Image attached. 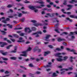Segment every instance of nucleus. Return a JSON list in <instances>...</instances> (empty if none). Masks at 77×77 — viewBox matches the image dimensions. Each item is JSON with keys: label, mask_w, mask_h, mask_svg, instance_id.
<instances>
[{"label": "nucleus", "mask_w": 77, "mask_h": 77, "mask_svg": "<svg viewBox=\"0 0 77 77\" xmlns=\"http://www.w3.org/2000/svg\"><path fill=\"white\" fill-rule=\"evenodd\" d=\"M69 17L71 18H75V16L73 15H70Z\"/></svg>", "instance_id": "46"}, {"label": "nucleus", "mask_w": 77, "mask_h": 77, "mask_svg": "<svg viewBox=\"0 0 77 77\" xmlns=\"http://www.w3.org/2000/svg\"><path fill=\"white\" fill-rule=\"evenodd\" d=\"M51 36V35H46L45 37V40L47 41H49L48 40V39L50 38V37Z\"/></svg>", "instance_id": "6"}, {"label": "nucleus", "mask_w": 77, "mask_h": 77, "mask_svg": "<svg viewBox=\"0 0 77 77\" xmlns=\"http://www.w3.org/2000/svg\"><path fill=\"white\" fill-rule=\"evenodd\" d=\"M10 53H17V51L14 50L12 51H10Z\"/></svg>", "instance_id": "29"}, {"label": "nucleus", "mask_w": 77, "mask_h": 77, "mask_svg": "<svg viewBox=\"0 0 77 77\" xmlns=\"http://www.w3.org/2000/svg\"><path fill=\"white\" fill-rule=\"evenodd\" d=\"M28 29V30H30V28H26L25 29V32H26L27 31V29Z\"/></svg>", "instance_id": "34"}, {"label": "nucleus", "mask_w": 77, "mask_h": 77, "mask_svg": "<svg viewBox=\"0 0 77 77\" xmlns=\"http://www.w3.org/2000/svg\"><path fill=\"white\" fill-rule=\"evenodd\" d=\"M0 32H2V35H6V34L7 33V32L3 30H1V29H0Z\"/></svg>", "instance_id": "9"}, {"label": "nucleus", "mask_w": 77, "mask_h": 77, "mask_svg": "<svg viewBox=\"0 0 77 77\" xmlns=\"http://www.w3.org/2000/svg\"><path fill=\"white\" fill-rule=\"evenodd\" d=\"M54 23H56V22H57V23H59V20H54Z\"/></svg>", "instance_id": "51"}, {"label": "nucleus", "mask_w": 77, "mask_h": 77, "mask_svg": "<svg viewBox=\"0 0 77 77\" xmlns=\"http://www.w3.org/2000/svg\"><path fill=\"white\" fill-rule=\"evenodd\" d=\"M63 58H64V59H63L64 60H66V59H68V56H66L64 57Z\"/></svg>", "instance_id": "30"}, {"label": "nucleus", "mask_w": 77, "mask_h": 77, "mask_svg": "<svg viewBox=\"0 0 77 77\" xmlns=\"http://www.w3.org/2000/svg\"><path fill=\"white\" fill-rule=\"evenodd\" d=\"M6 26H8L9 28H10V29H12V27H13L12 25H10V24H7Z\"/></svg>", "instance_id": "22"}, {"label": "nucleus", "mask_w": 77, "mask_h": 77, "mask_svg": "<svg viewBox=\"0 0 77 77\" xmlns=\"http://www.w3.org/2000/svg\"><path fill=\"white\" fill-rule=\"evenodd\" d=\"M3 59L4 60H8V59L6 58H3Z\"/></svg>", "instance_id": "52"}, {"label": "nucleus", "mask_w": 77, "mask_h": 77, "mask_svg": "<svg viewBox=\"0 0 77 77\" xmlns=\"http://www.w3.org/2000/svg\"><path fill=\"white\" fill-rule=\"evenodd\" d=\"M44 67L46 68H50L51 67V66L50 65H47L46 66H44Z\"/></svg>", "instance_id": "27"}, {"label": "nucleus", "mask_w": 77, "mask_h": 77, "mask_svg": "<svg viewBox=\"0 0 77 77\" xmlns=\"http://www.w3.org/2000/svg\"><path fill=\"white\" fill-rule=\"evenodd\" d=\"M33 25L34 26H36V27L39 26H43V24L42 23H34Z\"/></svg>", "instance_id": "10"}, {"label": "nucleus", "mask_w": 77, "mask_h": 77, "mask_svg": "<svg viewBox=\"0 0 77 77\" xmlns=\"http://www.w3.org/2000/svg\"><path fill=\"white\" fill-rule=\"evenodd\" d=\"M66 14L68 15H70V14H71V12H66Z\"/></svg>", "instance_id": "45"}, {"label": "nucleus", "mask_w": 77, "mask_h": 77, "mask_svg": "<svg viewBox=\"0 0 77 77\" xmlns=\"http://www.w3.org/2000/svg\"><path fill=\"white\" fill-rule=\"evenodd\" d=\"M12 60H16L17 58L15 57H11L10 58Z\"/></svg>", "instance_id": "31"}, {"label": "nucleus", "mask_w": 77, "mask_h": 77, "mask_svg": "<svg viewBox=\"0 0 77 77\" xmlns=\"http://www.w3.org/2000/svg\"><path fill=\"white\" fill-rule=\"evenodd\" d=\"M32 30L33 31H35V30H36V28H35V27H32Z\"/></svg>", "instance_id": "28"}, {"label": "nucleus", "mask_w": 77, "mask_h": 77, "mask_svg": "<svg viewBox=\"0 0 77 77\" xmlns=\"http://www.w3.org/2000/svg\"><path fill=\"white\" fill-rule=\"evenodd\" d=\"M67 2H68L67 0H64V3H63V5H67Z\"/></svg>", "instance_id": "18"}, {"label": "nucleus", "mask_w": 77, "mask_h": 77, "mask_svg": "<svg viewBox=\"0 0 77 77\" xmlns=\"http://www.w3.org/2000/svg\"><path fill=\"white\" fill-rule=\"evenodd\" d=\"M63 70H65V71H68L69 70V69H60V71H63Z\"/></svg>", "instance_id": "32"}, {"label": "nucleus", "mask_w": 77, "mask_h": 77, "mask_svg": "<svg viewBox=\"0 0 77 77\" xmlns=\"http://www.w3.org/2000/svg\"><path fill=\"white\" fill-rule=\"evenodd\" d=\"M61 54H62L61 53H58L55 54V56H57V57L59 58H62V56L60 55H61Z\"/></svg>", "instance_id": "2"}, {"label": "nucleus", "mask_w": 77, "mask_h": 77, "mask_svg": "<svg viewBox=\"0 0 77 77\" xmlns=\"http://www.w3.org/2000/svg\"><path fill=\"white\" fill-rule=\"evenodd\" d=\"M18 71L19 72H20V73H22V72H23V70L21 69H19Z\"/></svg>", "instance_id": "39"}, {"label": "nucleus", "mask_w": 77, "mask_h": 77, "mask_svg": "<svg viewBox=\"0 0 77 77\" xmlns=\"http://www.w3.org/2000/svg\"><path fill=\"white\" fill-rule=\"evenodd\" d=\"M20 67L21 68H23V69H25V70H26V69H26V68H25V67H24V66H20Z\"/></svg>", "instance_id": "26"}, {"label": "nucleus", "mask_w": 77, "mask_h": 77, "mask_svg": "<svg viewBox=\"0 0 77 77\" xmlns=\"http://www.w3.org/2000/svg\"><path fill=\"white\" fill-rule=\"evenodd\" d=\"M65 39L64 38H58L57 39V41L58 42H61V41H65Z\"/></svg>", "instance_id": "15"}, {"label": "nucleus", "mask_w": 77, "mask_h": 77, "mask_svg": "<svg viewBox=\"0 0 77 77\" xmlns=\"http://www.w3.org/2000/svg\"><path fill=\"white\" fill-rule=\"evenodd\" d=\"M4 41H7V42H8V43H10V44L11 43V41H10L9 40H8V38H4Z\"/></svg>", "instance_id": "13"}, {"label": "nucleus", "mask_w": 77, "mask_h": 77, "mask_svg": "<svg viewBox=\"0 0 77 77\" xmlns=\"http://www.w3.org/2000/svg\"><path fill=\"white\" fill-rule=\"evenodd\" d=\"M29 66H30V67H33V64L32 63H30L29 64Z\"/></svg>", "instance_id": "41"}, {"label": "nucleus", "mask_w": 77, "mask_h": 77, "mask_svg": "<svg viewBox=\"0 0 77 77\" xmlns=\"http://www.w3.org/2000/svg\"><path fill=\"white\" fill-rule=\"evenodd\" d=\"M66 50H67V51H70V52H75V51L74 49L71 50L70 49L68 48H66Z\"/></svg>", "instance_id": "4"}, {"label": "nucleus", "mask_w": 77, "mask_h": 77, "mask_svg": "<svg viewBox=\"0 0 77 77\" xmlns=\"http://www.w3.org/2000/svg\"><path fill=\"white\" fill-rule=\"evenodd\" d=\"M20 20H21L22 22H24V21L25 20V18H23L22 19H20Z\"/></svg>", "instance_id": "40"}, {"label": "nucleus", "mask_w": 77, "mask_h": 77, "mask_svg": "<svg viewBox=\"0 0 77 77\" xmlns=\"http://www.w3.org/2000/svg\"><path fill=\"white\" fill-rule=\"evenodd\" d=\"M48 47L50 48H53V46H52V45H48Z\"/></svg>", "instance_id": "38"}, {"label": "nucleus", "mask_w": 77, "mask_h": 77, "mask_svg": "<svg viewBox=\"0 0 77 77\" xmlns=\"http://www.w3.org/2000/svg\"><path fill=\"white\" fill-rule=\"evenodd\" d=\"M34 51H37V50L38 51V52H41V49H39V48L38 47H36L33 49Z\"/></svg>", "instance_id": "3"}, {"label": "nucleus", "mask_w": 77, "mask_h": 77, "mask_svg": "<svg viewBox=\"0 0 77 77\" xmlns=\"http://www.w3.org/2000/svg\"><path fill=\"white\" fill-rule=\"evenodd\" d=\"M75 32H70V33L69 35V36H71V35H74Z\"/></svg>", "instance_id": "24"}, {"label": "nucleus", "mask_w": 77, "mask_h": 77, "mask_svg": "<svg viewBox=\"0 0 77 77\" xmlns=\"http://www.w3.org/2000/svg\"><path fill=\"white\" fill-rule=\"evenodd\" d=\"M56 50H57V51H60V50H61L59 48H57L56 49Z\"/></svg>", "instance_id": "62"}, {"label": "nucleus", "mask_w": 77, "mask_h": 77, "mask_svg": "<svg viewBox=\"0 0 77 77\" xmlns=\"http://www.w3.org/2000/svg\"><path fill=\"white\" fill-rule=\"evenodd\" d=\"M14 50H15V51L17 50V46H15L14 47Z\"/></svg>", "instance_id": "57"}, {"label": "nucleus", "mask_w": 77, "mask_h": 77, "mask_svg": "<svg viewBox=\"0 0 77 77\" xmlns=\"http://www.w3.org/2000/svg\"><path fill=\"white\" fill-rule=\"evenodd\" d=\"M0 52L2 54H3L4 53V51L3 50H1L0 51Z\"/></svg>", "instance_id": "54"}, {"label": "nucleus", "mask_w": 77, "mask_h": 77, "mask_svg": "<svg viewBox=\"0 0 77 77\" xmlns=\"http://www.w3.org/2000/svg\"><path fill=\"white\" fill-rule=\"evenodd\" d=\"M38 3H40V4H41L42 5V4H44V2H38Z\"/></svg>", "instance_id": "48"}, {"label": "nucleus", "mask_w": 77, "mask_h": 77, "mask_svg": "<svg viewBox=\"0 0 77 77\" xmlns=\"http://www.w3.org/2000/svg\"><path fill=\"white\" fill-rule=\"evenodd\" d=\"M29 9L32 10H35V9H36V7L35 6H33L32 5H30L29 6Z\"/></svg>", "instance_id": "5"}, {"label": "nucleus", "mask_w": 77, "mask_h": 77, "mask_svg": "<svg viewBox=\"0 0 77 77\" xmlns=\"http://www.w3.org/2000/svg\"><path fill=\"white\" fill-rule=\"evenodd\" d=\"M12 7V5L10 4L8 5V6H7V7L8 8H11Z\"/></svg>", "instance_id": "47"}, {"label": "nucleus", "mask_w": 77, "mask_h": 77, "mask_svg": "<svg viewBox=\"0 0 77 77\" xmlns=\"http://www.w3.org/2000/svg\"><path fill=\"white\" fill-rule=\"evenodd\" d=\"M22 53L23 54H21L20 56H24L25 57H27V51H23Z\"/></svg>", "instance_id": "1"}, {"label": "nucleus", "mask_w": 77, "mask_h": 77, "mask_svg": "<svg viewBox=\"0 0 77 77\" xmlns=\"http://www.w3.org/2000/svg\"><path fill=\"white\" fill-rule=\"evenodd\" d=\"M35 8H38L39 9H41L42 8V7H41V6H38L35 7Z\"/></svg>", "instance_id": "49"}, {"label": "nucleus", "mask_w": 77, "mask_h": 77, "mask_svg": "<svg viewBox=\"0 0 77 77\" xmlns=\"http://www.w3.org/2000/svg\"><path fill=\"white\" fill-rule=\"evenodd\" d=\"M6 20V21H8L10 20V19H9V18H6V20Z\"/></svg>", "instance_id": "59"}, {"label": "nucleus", "mask_w": 77, "mask_h": 77, "mask_svg": "<svg viewBox=\"0 0 77 77\" xmlns=\"http://www.w3.org/2000/svg\"><path fill=\"white\" fill-rule=\"evenodd\" d=\"M42 33V32L41 31H37L36 32L33 33L32 35H34L35 34H40V35H41Z\"/></svg>", "instance_id": "11"}, {"label": "nucleus", "mask_w": 77, "mask_h": 77, "mask_svg": "<svg viewBox=\"0 0 77 77\" xmlns=\"http://www.w3.org/2000/svg\"><path fill=\"white\" fill-rule=\"evenodd\" d=\"M61 11L63 13V14H66V12H64V11H65V10H64V9H62L61 10Z\"/></svg>", "instance_id": "33"}, {"label": "nucleus", "mask_w": 77, "mask_h": 77, "mask_svg": "<svg viewBox=\"0 0 77 77\" xmlns=\"http://www.w3.org/2000/svg\"><path fill=\"white\" fill-rule=\"evenodd\" d=\"M64 34H65V35H68V33L66 32H64L60 34V35L61 36H62L63 35H64Z\"/></svg>", "instance_id": "19"}, {"label": "nucleus", "mask_w": 77, "mask_h": 77, "mask_svg": "<svg viewBox=\"0 0 77 77\" xmlns=\"http://www.w3.org/2000/svg\"><path fill=\"white\" fill-rule=\"evenodd\" d=\"M41 72H40L38 71H37L36 72V73L37 74H39Z\"/></svg>", "instance_id": "63"}, {"label": "nucleus", "mask_w": 77, "mask_h": 77, "mask_svg": "<svg viewBox=\"0 0 77 77\" xmlns=\"http://www.w3.org/2000/svg\"><path fill=\"white\" fill-rule=\"evenodd\" d=\"M66 19L67 20H69V21L71 23H72V20L69 19V17H67Z\"/></svg>", "instance_id": "23"}, {"label": "nucleus", "mask_w": 77, "mask_h": 77, "mask_svg": "<svg viewBox=\"0 0 77 77\" xmlns=\"http://www.w3.org/2000/svg\"><path fill=\"white\" fill-rule=\"evenodd\" d=\"M54 13H52L51 14H50V13H47L46 14L47 15H48V16H49L50 17H54Z\"/></svg>", "instance_id": "7"}, {"label": "nucleus", "mask_w": 77, "mask_h": 77, "mask_svg": "<svg viewBox=\"0 0 77 77\" xmlns=\"http://www.w3.org/2000/svg\"><path fill=\"white\" fill-rule=\"evenodd\" d=\"M55 30L56 32H57V33H60V32L59 31L58 29H55Z\"/></svg>", "instance_id": "56"}, {"label": "nucleus", "mask_w": 77, "mask_h": 77, "mask_svg": "<svg viewBox=\"0 0 77 77\" xmlns=\"http://www.w3.org/2000/svg\"><path fill=\"white\" fill-rule=\"evenodd\" d=\"M53 77H56L57 76V75H56V73H54L52 74Z\"/></svg>", "instance_id": "37"}, {"label": "nucleus", "mask_w": 77, "mask_h": 77, "mask_svg": "<svg viewBox=\"0 0 77 77\" xmlns=\"http://www.w3.org/2000/svg\"><path fill=\"white\" fill-rule=\"evenodd\" d=\"M5 45H7V43L6 42H3L2 45H1V47H4Z\"/></svg>", "instance_id": "20"}, {"label": "nucleus", "mask_w": 77, "mask_h": 77, "mask_svg": "<svg viewBox=\"0 0 77 77\" xmlns=\"http://www.w3.org/2000/svg\"><path fill=\"white\" fill-rule=\"evenodd\" d=\"M76 59V57H70V61L71 62H73V60H72V59Z\"/></svg>", "instance_id": "12"}, {"label": "nucleus", "mask_w": 77, "mask_h": 77, "mask_svg": "<svg viewBox=\"0 0 77 77\" xmlns=\"http://www.w3.org/2000/svg\"><path fill=\"white\" fill-rule=\"evenodd\" d=\"M22 13H23V14H26L27 13V12H25L24 11H22Z\"/></svg>", "instance_id": "50"}, {"label": "nucleus", "mask_w": 77, "mask_h": 77, "mask_svg": "<svg viewBox=\"0 0 77 77\" xmlns=\"http://www.w3.org/2000/svg\"><path fill=\"white\" fill-rule=\"evenodd\" d=\"M24 35V34L23 33H21L20 35L21 36H23Z\"/></svg>", "instance_id": "61"}, {"label": "nucleus", "mask_w": 77, "mask_h": 77, "mask_svg": "<svg viewBox=\"0 0 77 77\" xmlns=\"http://www.w3.org/2000/svg\"><path fill=\"white\" fill-rule=\"evenodd\" d=\"M47 7L49 8H51V6H50V5H47Z\"/></svg>", "instance_id": "64"}, {"label": "nucleus", "mask_w": 77, "mask_h": 77, "mask_svg": "<svg viewBox=\"0 0 77 77\" xmlns=\"http://www.w3.org/2000/svg\"><path fill=\"white\" fill-rule=\"evenodd\" d=\"M56 60L58 62H62L63 61V59L61 58H57Z\"/></svg>", "instance_id": "14"}, {"label": "nucleus", "mask_w": 77, "mask_h": 77, "mask_svg": "<svg viewBox=\"0 0 77 77\" xmlns=\"http://www.w3.org/2000/svg\"><path fill=\"white\" fill-rule=\"evenodd\" d=\"M5 72V70L3 69H2L1 70L0 69V72Z\"/></svg>", "instance_id": "58"}, {"label": "nucleus", "mask_w": 77, "mask_h": 77, "mask_svg": "<svg viewBox=\"0 0 77 77\" xmlns=\"http://www.w3.org/2000/svg\"><path fill=\"white\" fill-rule=\"evenodd\" d=\"M63 44L65 46H66V45H67V43H66L65 42H63Z\"/></svg>", "instance_id": "42"}, {"label": "nucleus", "mask_w": 77, "mask_h": 77, "mask_svg": "<svg viewBox=\"0 0 77 77\" xmlns=\"http://www.w3.org/2000/svg\"><path fill=\"white\" fill-rule=\"evenodd\" d=\"M14 36H15V37H16V38H18L19 37V36L17 34H15Z\"/></svg>", "instance_id": "53"}, {"label": "nucleus", "mask_w": 77, "mask_h": 77, "mask_svg": "<svg viewBox=\"0 0 77 77\" xmlns=\"http://www.w3.org/2000/svg\"><path fill=\"white\" fill-rule=\"evenodd\" d=\"M68 7H69V8H68L66 9L67 11H69L70 10V9H71L72 8L73 6V5H67Z\"/></svg>", "instance_id": "8"}, {"label": "nucleus", "mask_w": 77, "mask_h": 77, "mask_svg": "<svg viewBox=\"0 0 77 77\" xmlns=\"http://www.w3.org/2000/svg\"><path fill=\"white\" fill-rule=\"evenodd\" d=\"M8 52H4V53L2 54L3 55H4V56H6V55H7L8 54Z\"/></svg>", "instance_id": "35"}, {"label": "nucleus", "mask_w": 77, "mask_h": 77, "mask_svg": "<svg viewBox=\"0 0 77 77\" xmlns=\"http://www.w3.org/2000/svg\"><path fill=\"white\" fill-rule=\"evenodd\" d=\"M31 50H32V48L30 47H29L28 49L26 51H27L26 52V53H27V51H31Z\"/></svg>", "instance_id": "25"}, {"label": "nucleus", "mask_w": 77, "mask_h": 77, "mask_svg": "<svg viewBox=\"0 0 77 77\" xmlns=\"http://www.w3.org/2000/svg\"><path fill=\"white\" fill-rule=\"evenodd\" d=\"M47 11L48 12H52L51 9H48Z\"/></svg>", "instance_id": "44"}, {"label": "nucleus", "mask_w": 77, "mask_h": 77, "mask_svg": "<svg viewBox=\"0 0 77 77\" xmlns=\"http://www.w3.org/2000/svg\"><path fill=\"white\" fill-rule=\"evenodd\" d=\"M2 23H5V24H6V23H7L6 22V20H3L2 21Z\"/></svg>", "instance_id": "36"}, {"label": "nucleus", "mask_w": 77, "mask_h": 77, "mask_svg": "<svg viewBox=\"0 0 77 77\" xmlns=\"http://www.w3.org/2000/svg\"><path fill=\"white\" fill-rule=\"evenodd\" d=\"M12 46H13V45H9L8 46H7L6 48L7 49V50H9V49H10V48H11V47H12Z\"/></svg>", "instance_id": "21"}, {"label": "nucleus", "mask_w": 77, "mask_h": 77, "mask_svg": "<svg viewBox=\"0 0 77 77\" xmlns=\"http://www.w3.org/2000/svg\"><path fill=\"white\" fill-rule=\"evenodd\" d=\"M22 16V14H21V13H20L19 14V15H18L19 17H21Z\"/></svg>", "instance_id": "60"}, {"label": "nucleus", "mask_w": 77, "mask_h": 77, "mask_svg": "<svg viewBox=\"0 0 77 77\" xmlns=\"http://www.w3.org/2000/svg\"><path fill=\"white\" fill-rule=\"evenodd\" d=\"M50 52L49 51H47V52H45L44 53V56H47V55L48 54H49V53H50Z\"/></svg>", "instance_id": "17"}, {"label": "nucleus", "mask_w": 77, "mask_h": 77, "mask_svg": "<svg viewBox=\"0 0 77 77\" xmlns=\"http://www.w3.org/2000/svg\"><path fill=\"white\" fill-rule=\"evenodd\" d=\"M74 2L77 3V1L75 0H72L69 2V3H74Z\"/></svg>", "instance_id": "16"}, {"label": "nucleus", "mask_w": 77, "mask_h": 77, "mask_svg": "<svg viewBox=\"0 0 77 77\" xmlns=\"http://www.w3.org/2000/svg\"><path fill=\"white\" fill-rule=\"evenodd\" d=\"M31 22L33 23H36V21L35 20H32Z\"/></svg>", "instance_id": "43"}, {"label": "nucleus", "mask_w": 77, "mask_h": 77, "mask_svg": "<svg viewBox=\"0 0 77 77\" xmlns=\"http://www.w3.org/2000/svg\"><path fill=\"white\" fill-rule=\"evenodd\" d=\"M72 69H73V68H72V67H70L69 68V70H72Z\"/></svg>", "instance_id": "55"}]
</instances>
